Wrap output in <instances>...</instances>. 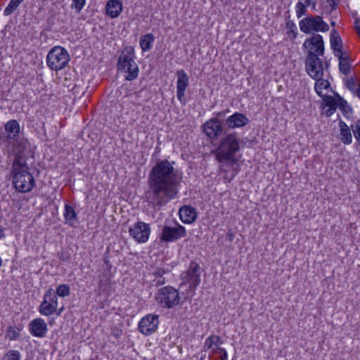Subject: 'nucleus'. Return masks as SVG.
Returning a JSON list of instances; mask_svg holds the SVG:
<instances>
[{
	"mask_svg": "<svg viewBox=\"0 0 360 360\" xmlns=\"http://www.w3.org/2000/svg\"><path fill=\"white\" fill-rule=\"evenodd\" d=\"M167 272H168V271L165 270L163 268H157L153 271V275L155 276L153 282L155 286H160L165 283V278L163 277V276Z\"/></svg>",
	"mask_w": 360,
	"mask_h": 360,
	"instance_id": "c85d7f7f",
	"label": "nucleus"
},
{
	"mask_svg": "<svg viewBox=\"0 0 360 360\" xmlns=\"http://www.w3.org/2000/svg\"><path fill=\"white\" fill-rule=\"evenodd\" d=\"M4 236H5L4 229L0 227V239L4 238Z\"/></svg>",
	"mask_w": 360,
	"mask_h": 360,
	"instance_id": "864d4df0",
	"label": "nucleus"
},
{
	"mask_svg": "<svg viewBox=\"0 0 360 360\" xmlns=\"http://www.w3.org/2000/svg\"><path fill=\"white\" fill-rule=\"evenodd\" d=\"M335 96L339 101V108L343 112V113H347V112H352V108L349 106L347 101H345L338 94H336Z\"/></svg>",
	"mask_w": 360,
	"mask_h": 360,
	"instance_id": "4c0bfd02",
	"label": "nucleus"
},
{
	"mask_svg": "<svg viewBox=\"0 0 360 360\" xmlns=\"http://www.w3.org/2000/svg\"><path fill=\"white\" fill-rule=\"evenodd\" d=\"M44 297L49 301V303L53 306L54 309L56 310V307H58V297L56 295H54L53 290L52 288H49L44 293Z\"/></svg>",
	"mask_w": 360,
	"mask_h": 360,
	"instance_id": "72a5a7b5",
	"label": "nucleus"
},
{
	"mask_svg": "<svg viewBox=\"0 0 360 360\" xmlns=\"http://www.w3.org/2000/svg\"><path fill=\"white\" fill-rule=\"evenodd\" d=\"M105 264L108 266V269H110L111 268V265L109 264V261L108 259L104 260Z\"/></svg>",
	"mask_w": 360,
	"mask_h": 360,
	"instance_id": "4d7b16f0",
	"label": "nucleus"
},
{
	"mask_svg": "<svg viewBox=\"0 0 360 360\" xmlns=\"http://www.w3.org/2000/svg\"><path fill=\"white\" fill-rule=\"evenodd\" d=\"M174 162L158 160L148 176L149 193L158 202H167L176 198L178 186L182 179L181 173L176 170Z\"/></svg>",
	"mask_w": 360,
	"mask_h": 360,
	"instance_id": "f257e3e1",
	"label": "nucleus"
},
{
	"mask_svg": "<svg viewBox=\"0 0 360 360\" xmlns=\"http://www.w3.org/2000/svg\"><path fill=\"white\" fill-rule=\"evenodd\" d=\"M70 60V58L67 50L59 46L52 48L46 56L48 67L55 71L65 68Z\"/></svg>",
	"mask_w": 360,
	"mask_h": 360,
	"instance_id": "0eeeda50",
	"label": "nucleus"
},
{
	"mask_svg": "<svg viewBox=\"0 0 360 360\" xmlns=\"http://www.w3.org/2000/svg\"><path fill=\"white\" fill-rule=\"evenodd\" d=\"M5 131L7 133L6 138L8 139L15 140L17 138H19V123L15 120H11L8 121L5 125Z\"/></svg>",
	"mask_w": 360,
	"mask_h": 360,
	"instance_id": "aec40b11",
	"label": "nucleus"
},
{
	"mask_svg": "<svg viewBox=\"0 0 360 360\" xmlns=\"http://www.w3.org/2000/svg\"><path fill=\"white\" fill-rule=\"evenodd\" d=\"M219 350V354H220V359L221 360H227V352L224 348H221Z\"/></svg>",
	"mask_w": 360,
	"mask_h": 360,
	"instance_id": "de8ad7c7",
	"label": "nucleus"
},
{
	"mask_svg": "<svg viewBox=\"0 0 360 360\" xmlns=\"http://www.w3.org/2000/svg\"><path fill=\"white\" fill-rule=\"evenodd\" d=\"M311 0H305L304 4L305 5V6H308L311 4Z\"/></svg>",
	"mask_w": 360,
	"mask_h": 360,
	"instance_id": "6e6d98bb",
	"label": "nucleus"
},
{
	"mask_svg": "<svg viewBox=\"0 0 360 360\" xmlns=\"http://www.w3.org/2000/svg\"><path fill=\"white\" fill-rule=\"evenodd\" d=\"M70 294V288L68 284H60L56 289V295L62 297L68 296Z\"/></svg>",
	"mask_w": 360,
	"mask_h": 360,
	"instance_id": "e433bc0d",
	"label": "nucleus"
},
{
	"mask_svg": "<svg viewBox=\"0 0 360 360\" xmlns=\"http://www.w3.org/2000/svg\"><path fill=\"white\" fill-rule=\"evenodd\" d=\"M154 36L151 33L146 34L142 36L140 39V46L143 51H149L152 47V44L154 41Z\"/></svg>",
	"mask_w": 360,
	"mask_h": 360,
	"instance_id": "cd10ccee",
	"label": "nucleus"
},
{
	"mask_svg": "<svg viewBox=\"0 0 360 360\" xmlns=\"http://www.w3.org/2000/svg\"><path fill=\"white\" fill-rule=\"evenodd\" d=\"M321 98L324 102V105L328 107V109L326 111V115L327 117H330L337 109V101L332 96L323 95Z\"/></svg>",
	"mask_w": 360,
	"mask_h": 360,
	"instance_id": "4be33fe9",
	"label": "nucleus"
},
{
	"mask_svg": "<svg viewBox=\"0 0 360 360\" xmlns=\"http://www.w3.org/2000/svg\"><path fill=\"white\" fill-rule=\"evenodd\" d=\"M347 59L343 60H339V70L343 75H347L351 71V64L349 61V54L346 55Z\"/></svg>",
	"mask_w": 360,
	"mask_h": 360,
	"instance_id": "473e14b6",
	"label": "nucleus"
},
{
	"mask_svg": "<svg viewBox=\"0 0 360 360\" xmlns=\"http://www.w3.org/2000/svg\"><path fill=\"white\" fill-rule=\"evenodd\" d=\"M176 76V96L181 103L185 104V91L188 85L189 78L184 70H177Z\"/></svg>",
	"mask_w": 360,
	"mask_h": 360,
	"instance_id": "2eb2a0df",
	"label": "nucleus"
},
{
	"mask_svg": "<svg viewBox=\"0 0 360 360\" xmlns=\"http://www.w3.org/2000/svg\"><path fill=\"white\" fill-rule=\"evenodd\" d=\"M179 217L184 224H191L197 218L195 209L189 205H184L179 210Z\"/></svg>",
	"mask_w": 360,
	"mask_h": 360,
	"instance_id": "a211bd4d",
	"label": "nucleus"
},
{
	"mask_svg": "<svg viewBox=\"0 0 360 360\" xmlns=\"http://www.w3.org/2000/svg\"><path fill=\"white\" fill-rule=\"evenodd\" d=\"M106 13L111 18H117L122 10V4L118 0H110L108 1L106 6Z\"/></svg>",
	"mask_w": 360,
	"mask_h": 360,
	"instance_id": "412c9836",
	"label": "nucleus"
},
{
	"mask_svg": "<svg viewBox=\"0 0 360 360\" xmlns=\"http://www.w3.org/2000/svg\"><path fill=\"white\" fill-rule=\"evenodd\" d=\"M20 328L9 326L6 331V338L10 340H15L20 337Z\"/></svg>",
	"mask_w": 360,
	"mask_h": 360,
	"instance_id": "f704fd0d",
	"label": "nucleus"
},
{
	"mask_svg": "<svg viewBox=\"0 0 360 360\" xmlns=\"http://www.w3.org/2000/svg\"><path fill=\"white\" fill-rule=\"evenodd\" d=\"M29 170L28 164H25V166L19 168L13 165V183L16 190L20 192H28L34 187V179Z\"/></svg>",
	"mask_w": 360,
	"mask_h": 360,
	"instance_id": "7ed1b4c3",
	"label": "nucleus"
},
{
	"mask_svg": "<svg viewBox=\"0 0 360 360\" xmlns=\"http://www.w3.org/2000/svg\"><path fill=\"white\" fill-rule=\"evenodd\" d=\"M63 309H64L63 307H62L58 310V307H56V312H55V314H56L58 316H60L61 314L62 311H63Z\"/></svg>",
	"mask_w": 360,
	"mask_h": 360,
	"instance_id": "603ef678",
	"label": "nucleus"
},
{
	"mask_svg": "<svg viewBox=\"0 0 360 360\" xmlns=\"http://www.w3.org/2000/svg\"><path fill=\"white\" fill-rule=\"evenodd\" d=\"M59 259L63 262H68L70 259V253L68 251H62L58 254Z\"/></svg>",
	"mask_w": 360,
	"mask_h": 360,
	"instance_id": "a18cd8bd",
	"label": "nucleus"
},
{
	"mask_svg": "<svg viewBox=\"0 0 360 360\" xmlns=\"http://www.w3.org/2000/svg\"><path fill=\"white\" fill-rule=\"evenodd\" d=\"M315 90L319 96L321 97L323 96L322 93L323 89H327L330 87V83L328 81L322 79L321 78L316 79Z\"/></svg>",
	"mask_w": 360,
	"mask_h": 360,
	"instance_id": "2f4dec72",
	"label": "nucleus"
},
{
	"mask_svg": "<svg viewBox=\"0 0 360 360\" xmlns=\"http://www.w3.org/2000/svg\"><path fill=\"white\" fill-rule=\"evenodd\" d=\"M39 311L43 316H49L54 314L56 310L54 309L53 306L49 303V301L44 297L43 301L39 307Z\"/></svg>",
	"mask_w": 360,
	"mask_h": 360,
	"instance_id": "a878e982",
	"label": "nucleus"
},
{
	"mask_svg": "<svg viewBox=\"0 0 360 360\" xmlns=\"http://www.w3.org/2000/svg\"><path fill=\"white\" fill-rule=\"evenodd\" d=\"M64 217L66 223L70 226H73L77 221V214L73 207L70 204H65Z\"/></svg>",
	"mask_w": 360,
	"mask_h": 360,
	"instance_id": "393cba45",
	"label": "nucleus"
},
{
	"mask_svg": "<svg viewBox=\"0 0 360 360\" xmlns=\"http://www.w3.org/2000/svg\"><path fill=\"white\" fill-rule=\"evenodd\" d=\"M185 300H189L188 297H185Z\"/></svg>",
	"mask_w": 360,
	"mask_h": 360,
	"instance_id": "0e129e2a",
	"label": "nucleus"
},
{
	"mask_svg": "<svg viewBox=\"0 0 360 360\" xmlns=\"http://www.w3.org/2000/svg\"><path fill=\"white\" fill-rule=\"evenodd\" d=\"M352 129L355 139L360 145V120H358L354 125H352Z\"/></svg>",
	"mask_w": 360,
	"mask_h": 360,
	"instance_id": "a19ab883",
	"label": "nucleus"
},
{
	"mask_svg": "<svg viewBox=\"0 0 360 360\" xmlns=\"http://www.w3.org/2000/svg\"><path fill=\"white\" fill-rule=\"evenodd\" d=\"M320 56L313 53L312 51H307L305 59L306 70L309 75L313 79L321 78L323 75V60L319 58Z\"/></svg>",
	"mask_w": 360,
	"mask_h": 360,
	"instance_id": "1a4fd4ad",
	"label": "nucleus"
},
{
	"mask_svg": "<svg viewBox=\"0 0 360 360\" xmlns=\"http://www.w3.org/2000/svg\"><path fill=\"white\" fill-rule=\"evenodd\" d=\"M226 235L229 238V240L231 243L234 239V233L231 230H229L227 232Z\"/></svg>",
	"mask_w": 360,
	"mask_h": 360,
	"instance_id": "8fccbe9b",
	"label": "nucleus"
},
{
	"mask_svg": "<svg viewBox=\"0 0 360 360\" xmlns=\"http://www.w3.org/2000/svg\"><path fill=\"white\" fill-rule=\"evenodd\" d=\"M307 9L305 5L302 2H298L296 5V13L297 18L302 17L306 13Z\"/></svg>",
	"mask_w": 360,
	"mask_h": 360,
	"instance_id": "37998d69",
	"label": "nucleus"
},
{
	"mask_svg": "<svg viewBox=\"0 0 360 360\" xmlns=\"http://www.w3.org/2000/svg\"><path fill=\"white\" fill-rule=\"evenodd\" d=\"M21 3L18 0H11L8 5L4 9V15H11L19 6Z\"/></svg>",
	"mask_w": 360,
	"mask_h": 360,
	"instance_id": "c9c22d12",
	"label": "nucleus"
},
{
	"mask_svg": "<svg viewBox=\"0 0 360 360\" xmlns=\"http://www.w3.org/2000/svg\"><path fill=\"white\" fill-rule=\"evenodd\" d=\"M348 54L347 52H343L342 49H340V52H334V55L338 58L339 60H346V55Z\"/></svg>",
	"mask_w": 360,
	"mask_h": 360,
	"instance_id": "49530a36",
	"label": "nucleus"
},
{
	"mask_svg": "<svg viewBox=\"0 0 360 360\" xmlns=\"http://www.w3.org/2000/svg\"><path fill=\"white\" fill-rule=\"evenodd\" d=\"M200 274L201 268L200 264L195 261H192L187 270L181 275V279L184 281L181 285L185 283L189 284L187 292L191 294V297L195 295V290L200 283Z\"/></svg>",
	"mask_w": 360,
	"mask_h": 360,
	"instance_id": "6e6552de",
	"label": "nucleus"
},
{
	"mask_svg": "<svg viewBox=\"0 0 360 360\" xmlns=\"http://www.w3.org/2000/svg\"><path fill=\"white\" fill-rule=\"evenodd\" d=\"M20 356L19 351L11 349L5 354L3 360H20Z\"/></svg>",
	"mask_w": 360,
	"mask_h": 360,
	"instance_id": "ea45409f",
	"label": "nucleus"
},
{
	"mask_svg": "<svg viewBox=\"0 0 360 360\" xmlns=\"http://www.w3.org/2000/svg\"><path fill=\"white\" fill-rule=\"evenodd\" d=\"M340 139L345 144H350L352 136L349 127L343 121H340Z\"/></svg>",
	"mask_w": 360,
	"mask_h": 360,
	"instance_id": "5701e85b",
	"label": "nucleus"
},
{
	"mask_svg": "<svg viewBox=\"0 0 360 360\" xmlns=\"http://www.w3.org/2000/svg\"><path fill=\"white\" fill-rule=\"evenodd\" d=\"M134 50L132 46H127L122 51L117 61V68L120 70H125L127 66L134 62Z\"/></svg>",
	"mask_w": 360,
	"mask_h": 360,
	"instance_id": "f3484780",
	"label": "nucleus"
},
{
	"mask_svg": "<svg viewBox=\"0 0 360 360\" xmlns=\"http://www.w3.org/2000/svg\"><path fill=\"white\" fill-rule=\"evenodd\" d=\"M239 139L236 133L229 134L222 137L219 146L212 151L216 159L219 162L232 161L235 159L236 153L239 150Z\"/></svg>",
	"mask_w": 360,
	"mask_h": 360,
	"instance_id": "f03ea898",
	"label": "nucleus"
},
{
	"mask_svg": "<svg viewBox=\"0 0 360 360\" xmlns=\"http://www.w3.org/2000/svg\"><path fill=\"white\" fill-rule=\"evenodd\" d=\"M330 42L333 52H340V49L342 48V42L338 32L335 29L330 33Z\"/></svg>",
	"mask_w": 360,
	"mask_h": 360,
	"instance_id": "b1692460",
	"label": "nucleus"
},
{
	"mask_svg": "<svg viewBox=\"0 0 360 360\" xmlns=\"http://www.w3.org/2000/svg\"><path fill=\"white\" fill-rule=\"evenodd\" d=\"M60 200L61 193L58 191H53L51 195L47 198V200H49L51 202H54V201H60Z\"/></svg>",
	"mask_w": 360,
	"mask_h": 360,
	"instance_id": "c03bdc74",
	"label": "nucleus"
},
{
	"mask_svg": "<svg viewBox=\"0 0 360 360\" xmlns=\"http://www.w3.org/2000/svg\"><path fill=\"white\" fill-rule=\"evenodd\" d=\"M20 204H18V203L15 204V207H16L18 210H20Z\"/></svg>",
	"mask_w": 360,
	"mask_h": 360,
	"instance_id": "bf43d9fd",
	"label": "nucleus"
},
{
	"mask_svg": "<svg viewBox=\"0 0 360 360\" xmlns=\"http://www.w3.org/2000/svg\"><path fill=\"white\" fill-rule=\"evenodd\" d=\"M332 9H335V4L332 6Z\"/></svg>",
	"mask_w": 360,
	"mask_h": 360,
	"instance_id": "680f3d73",
	"label": "nucleus"
},
{
	"mask_svg": "<svg viewBox=\"0 0 360 360\" xmlns=\"http://www.w3.org/2000/svg\"><path fill=\"white\" fill-rule=\"evenodd\" d=\"M303 47L312 51L317 56H323L324 54V42L321 35L315 34L310 38L307 39L303 44Z\"/></svg>",
	"mask_w": 360,
	"mask_h": 360,
	"instance_id": "4468645a",
	"label": "nucleus"
},
{
	"mask_svg": "<svg viewBox=\"0 0 360 360\" xmlns=\"http://www.w3.org/2000/svg\"><path fill=\"white\" fill-rule=\"evenodd\" d=\"M285 27L288 30L286 32L288 35H292V39L297 37L296 25L292 20H288L285 23Z\"/></svg>",
	"mask_w": 360,
	"mask_h": 360,
	"instance_id": "58836bf2",
	"label": "nucleus"
},
{
	"mask_svg": "<svg viewBox=\"0 0 360 360\" xmlns=\"http://www.w3.org/2000/svg\"><path fill=\"white\" fill-rule=\"evenodd\" d=\"M248 122L249 120L245 115L239 112H235L227 118L226 124L230 129H235L243 127L248 124Z\"/></svg>",
	"mask_w": 360,
	"mask_h": 360,
	"instance_id": "6ab92c4d",
	"label": "nucleus"
},
{
	"mask_svg": "<svg viewBox=\"0 0 360 360\" xmlns=\"http://www.w3.org/2000/svg\"><path fill=\"white\" fill-rule=\"evenodd\" d=\"M185 227L177 221H166L160 234V240L165 243H173L186 236Z\"/></svg>",
	"mask_w": 360,
	"mask_h": 360,
	"instance_id": "39448f33",
	"label": "nucleus"
},
{
	"mask_svg": "<svg viewBox=\"0 0 360 360\" xmlns=\"http://www.w3.org/2000/svg\"><path fill=\"white\" fill-rule=\"evenodd\" d=\"M155 300L160 307L172 309L179 304V292L174 287L167 285L158 290Z\"/></svg>",
	"mask_w": 360,
	"mask_h": 360,
	"instance_id": "423d86ee",
	"label": "nucleus"
},
{
	"mask_svg": "<svg viewBox=\"0 0 360 360\" xmlns=\"http://www.w3.org/2000/svg\"><path fill=\"white\" fill-rule=\"evenodd\" d=\"M126 70V72H127V75L125 76L126 80L131 81L138 77L139 68L135 61L127 66Z\"/></svg>",
	"mask_w": 360,
	"mask_h": 360,
	"instance_id": "c756f323",
	"label": "nucleus"
},
{
	"mask_svg": "<svg viewBox=\"0 0 360 360\" xmlns=\"http://www.w3.org/2000/svg\"><path fill=\"white\" fill-rule=\"evenodd\" d=\"M130 236L139 243H146L150 234V226L143 221H137L129 229Z\"/></svg>",
	"mask_w": 360,
	"mask_h": 360,
	"instance_id": "9b49d317",
	"label": "nucleus"
},
{
	"mask_svg": "<svg viewBox=\"0 0 360 360\" xmlns=\"http://www.w3.org/2000/svg\"><path fill=\"white\" fill-rule=\"evenodd\" d=\"M354 25L356 32L360 34V21L356 20L354 22Z\"/></svg>",
	"mask_w": 360,
	"mask_h": 360,
	"instance_id": "3c124183",
	"label": "nucleus"
},
{
	"mask_svg": "<svg viewBox=\"0 0 360 360\" xmlns=\"http://www.w3.org/2000/svg\"><path fill=\"white\" fill-rule=\"evenodd\" d=\"M229 112V110L219 112H217L216 114V117H217L219 119V120H220V118L224 117Z\"/></svg>",
	"mask_w": 360,
	"mask_h": 360,
	"instance_id": "09e8293b",
	"label": "nucleus"
},
{
	"mask_svg": "<svg viewBox=\"0 0 360 360\" xmlns=\"http://www.w3.org/2000/svg\"><path fill=\"white\" fill-rule=\"evenodd\" d=\"M330 24L333 27L335 26V22L334 21L331 22Z\"/></svg>",
	"mask_w": 360,
	"mask_h": 360,
	"instance_id": "052dcab7",
	"label": "nucleus"
},
{
	"mask_svg": "<svg viewBox=\"0 0 360 360\" xmlns=\"http://www.w3.org/2000/svg\"><path fill=\"white\" fill-rule=\"evenodd\" d=\"M29 330L34 337L44 338L46 335L48 328L44 319L37 318L29 323Z\"/></svg>",
	"mask_w": 360,
	"mask_h": 360,
	"instance_id": "dca6fc26",
	"label": "nucleus"
},
{
	"mask_svg": "<svg viewBox=\"0 0 360 360\" xmlns=\"http://www.w3.org/2000/svg\"><path fill=\"white\" fill-rule=\"evenodd\" d=\"M221 347H216V348H213L212 349V353L214 354H217V353H219V350L218 349H220Z\"/></svg>",
	"mask_w": 360,
	"mask_h": 360,
	"instance_id": "5fc2aeb1",
	"label": "nucleus"
},
{
	"mask_svg": "<svg viewBox=\"0 0 360 360\" xmlns=\"http://www.w3.org/2000/svg\"><path fill=\"white\" fill-rule=\"evenodd\" d=\"M223 344L221 338L216 335H212L206 338L204 343L203 351L212 349L214 345H220Z\"/></svg>",
	"mask_w": 360,
	"mask_h": 360,
	"instance_id": "bb28decb",
	"label": "nucleus"
},
{
	"mask_svg": "<svg viewBox=\"0 0 360 360\" xmlns=\"http://www.w3.org/2000/svg\"><path fill=\"white\" fill-rule=\"evenodd\" d=\"M345 85L348 89L354 93L360 99V84L356 83V79L353 77L347 79Z\"/></svg>",
	"mask_w": 360,
	"mask_h": 360,
	"instance_id": "7c9ffc66",
	"label": "nucleus"
},
{
	"mask_svg": "<svg viewBox=\"0 0 360 360\" xmlns=\"http://www.w3.org/2000/svg\"><path fill=\"white\" fill-rule=\"evenodd\" d=\"M86 4V0H72L71 7L78 13L82 11Z\"/></svg>",
	"mask_w": 360,
	"mask_h": 360,
	"instance_id": "79ce46f5",
	"label": "nucleus"
},
{
	"mask_svg": "<svg viewBox=\"0 0 360 360\" xmlns=\"http://www.w3.org/2000/svg\"><path fill=\"white\" fill-rule=\"evenodd\" d=\"M299 25L300 30L305 34L311 31L327 32L329 30L328 25L319 15L305 18L300 21Z\"/></svg>",
	"mask_w": 360,
	"mask_h": 360,
	"instance_id": "9d476101",
	"label": "nucleus"
},
{
	"mask_svg": "<svg viewBox=\"0 0 360 360\" xmlns=\"http://www.w3.org/2000/svg\"><path fill=\"white\" fill-rule=\"evenodd\" d=\"M203 131L211 140H216L223 133L221 122L217 117H212L202 124Z\"/></svg>",
	"mask_w": 360,
	"mask_h": 360,
	"instance_id": "ddd939ff",
	"label": "nucleus"
},
{
	"mask_svg": "<svg viewBox=\"0 0 360 360\" xmlns=\"http://www.w3.org/2000/svg\"><path fill=\"white\" fill-rule=\"evenodd\" d=\"M206 358V354H202L200 358V360H205Z\"/></svg>",
	"mask_w": 360,
	"mask_h": 360,
	"instance_id": "13d9d810",
	"label": "nucleus"
},
{
	"mask_svg": "<svg viewBox=\"0 0 360 360\" xmlns=\"http://www.w3.org/2000/svg\"><path fill=\"white\" fill-rule=\"evenodd\" d=\"M328 65H329L328 63V62H326V68H328Z\"/></svg>",
	"mask_w": 360,
	"mask_h": 360,
	"instance_id": "e2e57ef3",
	"label": "nucleus"
},
{
	"mask_svg": "<svg viewBox=\"0 0 360 360\" xmlns=\"http://www.w3.org/2000/svg\"><path fill=\"white\" fill-rule=\"evenodd\" d=\"M13 153L14 155L13 165L18 168L25 166V164H28L27 160L30 158H34L28 140L23 138H17L15 140Z\"/></svg>",
	"mask_w": 360,
	"mask_h": 360,
	"instance_id": "20e7f679",
	"label": "nucleus"
},
{
	"mask_svg": "<svg viewBox=\"0 0 360 360\" xmlns=\"http://www.w3.org/2000/svg\"><path fill=\"white\" fill-rule=\"evenodd\" d=\"M158 324V315L148 314L140 320L138 328L141 333L145 335H150L156 331Z\"/></svg>",
	"mask_w": 360,
	"mask_h": 360,
	"instance_id": "f8f14e48",
	"label": "nucleus"
}]
</instances>
